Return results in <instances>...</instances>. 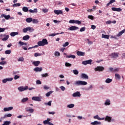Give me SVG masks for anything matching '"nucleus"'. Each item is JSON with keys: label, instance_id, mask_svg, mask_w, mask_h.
<instances>
[{"label": "nucleus", "instance_id": "nucleus-1", "mask_svg": "<svg viewBox=\"0 0 125 125\" xmlns=\"http://www.w3.org/2000/svg\"><path fill=\"white\" fill-rule=\"evenodd\" d=\"M46 44H48V42L46 39H43L42 41H39L38 42L39 46H44V45H46Z\"/></svg>", "mask_w": 125, "mask_h": 125}, {"label": "nucleus", "instance_id": "nucleus-2", "mask_svg": "<svg viewBox=\"0 0 125 125\" xmlns=\"http://www.w3.org/2000/svg\"><path fill=\"white\" fill-rule=\"evenodd\" d=\"M0 38H3L2 39V41L3 42H5L6 41H7L8 39L9 38V35H7L6 34H0Z\"/></svg>", "mask_w": 125, "mask_h": 125}, {"label": "nucleus", "instance_id": "nucleus-3", "mask_svg": "<svg viewBox=\"0 0 125 125\" xmlns=\"http://www.w3.org/2000/svg\"><path fill=\"white\" fill-rule=\"evenodd\" d=\"M104 121L105 122H108V123H111V122H115V119H112L111 117L106 116L105 118Z\"/></svg>", "mask_w": 125, "mask_h": 125}, {"label": "nucleus", "instance_id": "nucleus-4", "mask_svg": "<svg viewBox=\"0 0 125 125\" xmlns=\"http://www.w3.org/2000/svg\"><path fill=\"white\" fill-rule=\"evenodd\" d=\"M105 70V68L103 66H97L96 68H95V71L96 72H103Z\"/></svg>", "mask_w": 125, "mask_h": 125}, {"label": "nucleus", "instance_id": "nucleus-5", "mask_svg": "<svg viewBox=\"0 0 125 125\" xmlns=\"http://www.w3.org/2000/svg\"><path fill=\"white\" fill-rule=\"evenodd\" d=\"M29 88V87L28 86H20L18 88V90L20 91L21 92H22V91H24L25 90H27Z\"/></svg>", "mask_w": 125, "mask_h": 125}, {"label": "nucleus", "instance_id": "nucleus-6", "mask_svg": "<svg viewBox=\"0 0 125 125\" xmlns=\"http://www.w3.org/2000/svg\"><path fill=\"white\" fill-rule=\"evenodd\" d=\"M91 62H92V60H89L87 61H84L83 62L82 64L83 65H87V64H90L91 65Z\"/></svg>", "mask_w": 125, "mask_h": 125}, {"label": "nucleus", "instance_id": "nucleus-7", "mask_svg": "<svg viewBox=\"0 0 125 125\" xmlns=\"http://www.w3.org/2000/svg\"><path fill=\"white\" fill-rule=\"evenodd\" d=\"M68 30H70V31H76V30H79V27L72 26L68 28Z\"/></svg>", "mask_w": 125, "mask_h": 125}, {"label": "nucleus", "instance_id": "nucleus-8", "mask_svg": "<svg viewBox=\"0 0 125 125\" xmlns=\"http://www.w3.org/2000/svg\"><path fill=\"white\" fill-rule=\"evenodd\" d=\"M13 80V78H6L3 79L2 82L3 83H6V82H11V81H12Z\"/></svg>", "mask_w": 125, "mask_h": 125}, {"label": "nucleus", "instance_id": "nucleus-9", "mask_svg": "<svg viewBox=\"0 0 125 125\" xmlns=\"http://www.w3.org/2000/svg\"><path fill=\"white\" fill-rule=\"evenodd\" d=\"M54 13H55V14H57V15H59V14H63V11L61 10H55L54 11Z\"/></svg>", "mask_w": 125, "mask_h": 125}, {"label": "nucleus", "instance_id": "nucleus-10", "mask_svg": "<svg viewBox=\"0 0 125 125\" xmlns=\"http://www.w3.org/2000/svg\"><path fill=\"white\" fill-rule=\"evenodd\" d=\"M73 97H81V93L80 92H76L73 94Z\"/></svg>", "mask_w": 125, "mask_h": 125}, {"label": "nucleus", "instance_id": "nucleus-11", "mask_svg": "<svg viewBox=\"0 0 125 125\" xmlns=\"http://www.w3.org/2000/svg\"><path fill=\"white\" fill-rule=\"evenodd\" d=\"M81 79H84V80H88V76L87 75L84 74V73H82L81 74Z\"/></svg>", "mask_w": 125, "mask_h": 125}, {"label": "nucleus", "instance_id": "nucleus-12", "mask_svg": "<svg viewBox=\"0 0 125 125\" xmlns=\"http://www.w3.org/2000/svg\"><path fill=\"white\" fill-rule=\"evenodd\" d=\"M33 65L34 66H35L36 67H38L40 64H41V62L39 61H34L32 62Z\"/></svg>", "mask_w": 125, "mask_h": 125}, {"label": "nucleus", "instance_id": "nucleus-13", "mask_svg": "<svg viewBox=\"0 0 125 125\" xmlns=\"http://www.w3.org/2000/svg\"><path fill=\"white\" fill-rule=\"evenodd\" d=\"M20 46H22V45H27L28 43L27 42H24L21 41H20L18 42Z\"/></svg>", "mask_w": 125, "mask_h": 125}, {"label": "nucleus", "instance_id": "nucleus-14", "mask_svg": "<svg viewBox=\"0 0 125 125\" xmlns=\"http://www.w3.org/2000/svg\"><path fill=\"white\" fill-rule=\"evenodd\" d=\"M77 54L78 56H84L85 53L82 51H77Z\"/></svg>", "mask_w": 125, "mask_h": 125}, {"label": "nucleus", "instance_id": "nucleus-15", "mask_svg": "<svg viewBox=\"0 0 125 125\" xmlns=\"http://www.w3.org/2000/svg\"><path fill=\"white\" fill-rule=\"evenodd\" d=\"M32 100L34 101H42L40 97H33L32 98Z\"/></svg>", "mask_w": 125, "mask_h": 125}, {"label": "nucleus", "instance_id": "nucleus-16", "mask_svg": "<svg viewBox=\"0 0 125 125\" xmlns=\"http://www.w3.org/2000/svg\"><path fill=\"white\" fill-rule=\"evenodd\" d=\"M34 71L35 72H42V68L37 67L34 69Z\"/></svg>", "mask_w": 125, "mask_h": 125}, {"label": "nucleus", "instance_id": "nucleus-17", "mask_svg": "<svg viewBox=\"0 0 125 125\" xmlns=\"http://www.w3.org/2000/svg\"><path fill=\"white\" fill-rule=\"evenodd\" d=\"M112 58H117L119 57V53H113L111 54Z\"/></svg>", "mask_w": 125, "mask_h": 125}, {"label": "nucleus", "instance_id": "nucleus-18", "mask_svg": "<svg viewBox=\"0 0 125 125\" xmlns=\"http://www.w3.org/2000/svg\"><path fill=\"white\" fill-rule=\"evenodd\" d=\"M12 115L10 113H9L8 114H6L4 116V117H1V120H3V119H5V118H6V117H7L8 118H10V117H12Z\"/></svg>", "mask_w": 125, "mask_h": 125}, {"label": "nucleus", "instance_id": "nucleus-19", "mask_svg": "<svg viewBox=\"0 0 125 125\" xmlns=\"http://www.w3.org/2000/svg\"><path fill=\"white\" fill-rule=\"evenodd\" d=\"M105 106H108L111 104V101H110L109 99H107L104 103Z\"/></svg>", "mask_w": 125, "mask_h": 125}, {"label": "nucleus", "instance_id": "nucleus-20", "mask_svg": "<svg viewBox=\"0 0 125 125\" xmlns=\"http://www.w3.org/2000/svg\"><path fill=\"white\" fill-rule=\"evenodd\" d=\"M29 39H30V36H29L28 35L24 36L22 38V40L23 41H28V40H29Z\"/></svg>", "mask_w": 125, "mask_h": 125}, {"label": "nucleus", "instance_id": "nucleus-21", "mask_svg": "<svg viewBox=\"0 0 125 125\" xmlns=\"http://www.w3.org/2000/svg\"><path fill=\"white\" fill-rule=\"evenodd\" d=\"M124 33H125V29H124L120 31L117 35V37H121V36H122V35H123V34H124Z\"/></svg>", "mask_w": 125, "mask_h": 125}, {"label": "nucleus", "instance_id": "nucleus-22", "mask_svg": "<svg viewBox=\"0 0 125 125\" xmlns=\"http://www.w3.org/2000/svg\"><path fill=\"white\" fill-rule=\"evenodd\" d=\"M66 58H73V59H75L76 58V56L74 55H70L66 56Z\"/></svg>", "mask_w": 125, "mask_h": 125}, {"label": "nucleus", "instance_id": "nucleus-23", "mask_svg": "<svg viewBox=\"0 0 125 125\" xmlns=\"http://www.w3.org/2000/svg\"><path fill=\"white\" fill-rule=\"evenodd\" d=\"M91 125H101V122H99L98 121H94V122H92Z\"/></svg>", "mask_w": 125, "mask_h": 125}, {"label": "nucleus", "instance_id": "nucleus-24", "mask_svg": "<svg viewBox=\"0 0 125 125\" xmlns=\"http://www.w3.org/2000/svg\"><path fill=\"white\" fill-rule=\"evenodd\" d=\"M25 21L27 22V23H31V22H32V21H33V19L31 18H28L25 20Z\"/></svg>", "mask_w": 125, "mask_h": 125}, {"label": "nucleus", "instance_id": "nucleus-25", "mask_svg": "<svg viewBox=\"0 0 125 125\" xmlns=\"http://www.w3.org/2000/svg\"><path fill=\"white\" fill-rule=\"evenodd\" d=\"M75 107V104H68L67 105V107L69 108V109H71L72 108H74Z\"/></svg>", "mask_w": 125, "mask_h": 125}, {"label": "nucleus", "instance_id": "nucleus-26", "mask_svg": "<svg viewBox=\"0 0 125 125\" xmlns=\"http://www.w3.org/2000/svg\"><path fill=\"white\" fill-rule=\"evenodd\" d=\"M29 100V98H24L21 100V103H25V102H27Z\"/></svg>", "mask_w": 125, "mask_h": 125}, {"label": "nucleus", "instance_id": "nucleus-27", "mask_svg": "<svg viewBox=\"0 0 125 125\" xmlns=\"http://www.w3.org/2000/svg\"><path fill=\"white\" fill-rule=\"evenodd\" d=\"M17 35H18V32H13L10 33V36L11 37H15V36H16Z\"/></svg>", "mask_w": 125, "mask_h": 125}, {"label": "nucleus", "instance_id": "nucleus-28", "mask_svg": "<svg viewBox=\"0 0 125 125\" xmlns=\"http://www.w3.org/2000/svg\"><path fill=\"white\" fill-rule=\"evenodd\" d=\"M112 81H113V80H112L111 79L107 78V79L105 80V83H112Z\"/></svg>", "mask_w": 125, "mask_h": 125}, {"label": "nucleus", "instance_id": "nucleus-29", "mask_svg": "<svg viewBox=\"0 0 125 125\" xmlns=\"http://www.w3.org/2000/svg\"><path fill=\"white\" fill-rule=\"evenodd\" d=\"M22 11L24 12H28V11H29V9H28V7H23L22 8Z\"/></svg>", "mask_w": 125, "mask_h": 125}, {"label": "nucleus", "instance_id": "nucleus-30", "mask_svg": "<svg viewBox=\"0 0 125 125\" xmlns=\"http://www.w3.org/2000/svg\"><path fill=\"white\" fill-rule=\"evenodd\" d=\"M110 36L108 35H105V34H102V38H104V39H107V40H109V38Z\"/></svg>", "mask_w": 125, "mask_h": 125}, {"label": "nucleus", "instance_id": "nucleus-31", "mask_svg": "<svg viewBox=\"0 0 125 125\" xmlns=\"http://www.w3.org/2000/svg\"><path fill=\"white\" fill-rule=\"evenodd\" d=\"M10 124H11L10 121H5L2 125H9Z\"/></svg>", "mask_w": 125, "mask_h": 125}, {"label": "nucleus", "instance_id": "nucleus-32", "mask_svg": "<svg viewBox=\"0 0 125 125\" xmlns=\"http://www.w3.org/2000/svg\"><path fill=\"white\" fill-rule=\"evenodd\" d=\"M75 84L76 85H82V81H77L75 83Z\"/></svg>", "mask_w": 125, "mask_h": 125}, {"label": "nucleus", "instance_id": "nucleus-33", "mask_svg": "<svg viewBox=\"0 0 125 125\" xmlns=\"http://www.w3.org/2000/svg\"><path fill=\"white\" fill-rule=\"evenodd\" d=\"M48 76H49V75H48V73H47L42 74V78H46L47 77H48Z\"/></svg>", "mask_w": 125, "mask_h": 125}, {"label": "nucleus", "instance_id": "nucleus-34", "mask_svg": "<svg viewBox=\"0 0 125 125\" xmlns=\"http://www.w3.org/2000/svg\"><path fill=\"white\" fill-rule=\"evenodd\" d=\"M115 78H116V79H118V80H121V76L119 75V74H118V73L115 74Z\"/></svg>", "mask_w": 125, "mask_h": 125}, {"label": "nucleus", "instance_id": "nucleus-35", "mask_svg": "<svg viewBox=\"0 0 125 125\" xmlns=\"http://www.w3.org/2000/svg\"><path fill=\"white\" fill-rule=\"evenodd\" d=\"M74 24H78V25H80V24H82V21L78 20H75Z\"/></svg>", "mask_w": 125, "mask_h": 125}, {"label": "nucleus", "instance_id": "nucleus-36", "mask_svg": "<svg viewBox=\"0 0 125 125\" xmlns=\"http://www.w3.org/2000/svg\"><path fill=\"white\" fill-rule=\"evenodd\" d=\"M57 35H59V33H53L51 34H49V37H55V36H57Z\"/></svg>", "mask_w": 125, "mask_h": 125}, {"label": "nucleus", "instance_id": "nucleus-37", "mask_svg": "<svg viewBox=\"0 0 125 125\" xmlns=\"http://www.w3.org/2000/svg\"><path fill=\"white\" fill-rule=\"evenodd\" d=\"M94 119H96L97 120L101 121V118L99 117V116H98V115H96V116H94Z\"/></svg>", "mask_w": 125, "mask_h": 125}, {"label": "nucleus", "instance_id": "nucleus-38", "mask_svg": "<svg viewBox=\"0 0 125 125\" xmlns=\"http://www.w3.org/2000/svg\"><path fill=\"white\" fill-rule=\"evenodd\" d=\"M65 66L66 67H71L72 66V64H71L69 62H65Z\"/></svg>", "mask_w": 125, "mask_h": 125}, {"label": "nucleus", "instance_id": "nucleus-39", "mask_svg": "<svg viewBox=\"0 0 125 125\" xmlns=\"http://www.w3.org/2000/svg\"><path fill=\"white\" fill-rule=\"evenodd\" d=\"M88 18L91 20H94V17H93L92 15L88 16Z\"/></svg>", "mask_w": 125, "mask_h": 125}, {"label": "nucleus", "instance_id": "nucleus-40", "mask_svg": "<svg viewBox=\"0 0 125 125\" xmlns=\"http://www.w3.org/2000/svg\"><path fill=\"white\" fill-rule=\"evenodd\" d=\"M51 102H52V101H50L47 103H44V104L45 105H48V106H51Z\"/></svg>", "mask_w": 125, "mask_h": 125}, {"label": "nucleus", "instance_id": "nucleus-41", "mask_svg": "<svg viewBox=\"0 0 125 125\" xmlns=\"http://www.w3.org/2000/svg\"><path fill=\"white\" fill-rule=\"evenodd\" d=\"M68 45H69V42H65V43H64L62 45V46L63 47H66V46H68Z\"/></svg>", "mask_w": 125, "mask_h": 125}, {"label": "nucleus", "instance_id": "nucleus-42", "mask_svg": "<svg viewBox=\"0 0 125 125\" xmlns=\"http://www.w3.org/2000/svg\"><path fill=\"white\" fill-rule=\"evenodd\" d=\"M73 74H74V75H79V71L77 69L74 70Z\"/></svg>", "mask_w": 125, "mask_h": 125}, {"label": "nucleus", "instance_id": "nucleus-43", "mask_svg": "<svg viewBox=\"0 0 125 125\" xmlns=\"http://www.w3.org/2000/svg\"><path fill=\"white\" fill-rule=\"evenodd\" d=\"M51 93H52V91H49V92H48L46 94V96L47 97H49V96H50V94H51Z\"/></svg>", "mask_w": 125, "mask_h": 125}, {"label": "nucleus", "instance_id": "nucleus-44", "mask_svg": "<svg viewBox=\"0 0 125 125\" xmlns=\"http://www.w3.org/2000/svg\"><path fill=\"white\" fill-rule=\"evenodd\" d=\"M18 61L23 62L24 61V58L23 57H20L18 59Z\"/></svg>", "mask_w": 125, "mask_h": 125}, {"label": "nucleus", "instance_id": "nucleus-45", "mask_svg": "<svg viewBox=\"0 0 125 125\" xmlns=\"http://www.w3.org/2000/svg\"><path fill=\"white\" fill-rule=\"evenodd\" d=\"M11 53V50H7L5 51V54H10Z\"/></svg>", "mask_w": 125, "mask_h": 125}, {"label": "nucleus", "instance_id": "nucleus-46", "mask_svg": "<svg viewBox=\"0 0 125 125\" xmlns=\"http://www.w3.org/2000/svg\"><path fill=\"white\" fill-rule=\"evenodd\" d=\"M20 5H21V4L19 3H15L13 5V6L14 7H15L16 6H20Z\"/></svg>", "mask_w": 125, "mask_h": 125}, {"label": "nucleus", "instance_id": "nucleus-47", "mask_svg": "<svg viewBox=\"0 0 125 125\" xmlns=\"http://www.w3.org/2000/svg\"><path fill=\"white\" fill-rule=\"evenodd\" d=\"M41 55H42V54L39 53H35L34 54V56L35 57H38V56H41Z\"/></svg>", "mask_w": 125, "mask_h": 125}, {"label": "nucleus", "instance_id": "nucleus-48", "mask_svg": "<svg viewBox=\"0 0 125 125\" xmlns=\"http://www.w3.org/2000/svg\"><path fill=\"white\" fill-rule=\"evenodd\" d=\"M32 22H33V23H34L35 24H36L37 23H39V21L37 19L32 20Z\"/></svg>", "mask_w": 125, "mask_h": 125}, {"label": "nucleus", "instance_id": "nucleus-49", "mask_svg": "<svg viewBox=\"0 0 125 125\" xmlns=\"http://www.w3.org/2000/svg\"><path fill=\"white\" fill-rule=\"evenodd\" d=\"M27 31H29V32H33L34 31V29H32L30 27H26Z\"/></svg>", "mask_w": 125, "mask_h": 125}, {"label": "nucleus", "instance_id": "nucleus-50", "mask_svg": "<svg viewBox=\"0 0 125 125\" xmlns=\"http://www.w3.org/2000/svg\"><path fill=\"white\" fill-rule=\"evenodd\" d=\"M87 83L85 81H82V85H86Z\"/></svg>", "mask_w": 125, "mask_h": 125}, {"label": "nucleus", "instance_id": "nucleus-51", "mask_svg": "<svg viewBox=\"0 0 125 125\" xmlns=\"http://www.w3.org/2000/svg\"><path fill=\"white\" fill-rule=\"evenodd\" d=\"M55 56H60V53L59 52H55Z\"/></svg>", "mask_w": 125, "mask_h": 125}, {"label": "nucleus", "instance_id": "nucleus-52", "mask_svg": "<svg viewBox=\"0 0 125 125\" xmlns=\"http://www.w3.org/2000/svg\"><path fill=\"white\" fill-rule=\"evenodd\" d=\"M27 112H29L30 113H33L34 112V109L31 108V109H27Z\"/></svg>", "mask_w": 125, "mask_h": 125}, {"label": "nucleus", "instance_id": "nucleus-53", "mask_svg": "<svg viewBox=\"0 0 125 125\" xmlns=\"http://www.w3.org/2000/svg\"><path fill=\"white\" fill-rule=\"evenodd\" d=\"M84 31H85V27L81 28L80 30V32H84Z\"/></svg>", "mask_w": 125, "mask_h": 125}, {"label": "nucleus", "instance_id": "nucleus-54", "mask_svg": "<svg viewBox=\"0 0 125 125\" xmlns=\"http://www.w3.org/2000/svg\"><path fill=\"white\" fill-rule=\"evenodd\" d=\"M10 18V15H5V19H6V20H8Z\"/></svg>", "mask_w": 125, "mask_h": 125}, {"label": "nucleus", "instance_id": "nucleus-55", "mask_svg": "<svg viewBox=\"0 0 125 125\" xmlns=\"http://www.w3.org/2000/svg\"><path fill=\"white\" fill-rule=\"evenodd\" d=\"M69 23H70V24H75V20H71L69 21Z\"/></svg>", "mask_w": 125, "mask_h": 125}, {"label": "nucleus", "instance_id": "nucleus-56", "mask_svg": "<svg viewBox=\"0 0 125 125\" xmlns=\"http://www.w3.org/2000/svg\"><path fill=\"white\" fill-rule=\"evenodd\" d=\"M42 11H43L44 13H46V12H48V10L47 9H42Z\"/></svg>", "mask_w": 125, "mask_h": 125}, {"label": "nucleus", "instance_id": "nucleus-57", "mask_svg": "<svg viewBox=\"0 0 125 125\" xmlns=\"http://www.w3.org/2000/svg\"><path fill=\"white\" fill-rule=\"evenodd\" d=\"M5 64H6V62H0V65H5Z\"/></svg>", "mask_w": 125, "mask_h": 125}, {"label": "nucleus", "instance_id": "nucleus-58", "mask_svg": "<svg viewBox=\"0 0 125 125\" xmlns=\"http://www.w3.org/2000/svg\"><path fill=\"white\" fill-rule=\"evenodd\" d=\"M4 31H5V28H0V33H1L3 32Z\"/></svg>", "mask_w": 125, "mask_h": 125}, {"label": "nucleus", "instance_id": "nucleus-59", "mask_svg": "<svg viewBox=\"0 0 125 125\" xmlns=\"http://www.w3.org/2000/svg\"><path fill=\"white\" fill-rule=\"evenodd\" d=\"M116 11L121 12V11H122V9H121V8H116Z\"/></svg>", "mask_w": 125, "mask_h": 125}, {"label": "nucleus", "instance_id": "nucleus-60", "mask_svg": "<svg viewBox=\"0 0 125 125\" xmlns=\"http://www.w3.org/2000/svg\"><path fill=\"white\" fill-rule=\"evenodd\" d=\"M36 83L37 84H42V82H41L40 80H37L36 81Z\"/></svg>", "mask_w": 125, "mask_h": 125}, {"label": "nucleus", "instance_id": "nucleus-61", "mask_svg": "<svg viewBox=\"0 0 125 125\" xmlns=\"http://www.w3.org/2000/svg\"><path fill=\"white\" fill-rule=\"evenodd\" d=\"M22 32L23 33H27L28 32V30L27 29V27L25 28H24L23 30H22Z\"/></svg>", "mask_w": 125, "mask_h": 125}, {"label": "nucleus", "instance_id": "nucleus-62", "mask_svg": "<svg viewBox=\"0 0 125 125\" xmlns=\"http://www.w3.org/2000/svg\"><path fill=\"white\" fill-rule=\"evenodd\" d=\"M60 88H61V89H62V91H64V90H65V89H66L65 87H64L63 86L60 87Z\"/></svg>", "mask_w": 125, "mask_h": 125}, {"label": "nucleus", "instance_id": "nucleus-63", "mask_svg": "<svg viewBox=\"0 0 125 125\" xmlns=\"http://www.w3.org/2000/svg\"><path fill=\"white\" fill-rule=\"evenodd\" d=\"M43 88H44V89L47 90V89H49V87H48L46 85H44L43 86Z\"/></svg>", "mask_w": 125, "mask_h": 125}, {"label": "nucleus", "instance_id": "nucleus-64", "mask_svg": "<svg viewBox=\"0 0 125 125\" xmlns=\"http://www.w3.org/2000/svg\"><path fill=\"white\" fill-rule=\"evenodd\" d=\"M19 78H20V76H19L18 75H16L14 77V79L15 80H17L18 79H19Z\"/></svg>", "mask_w": 125, "mask_h": 125}]
</instances>
